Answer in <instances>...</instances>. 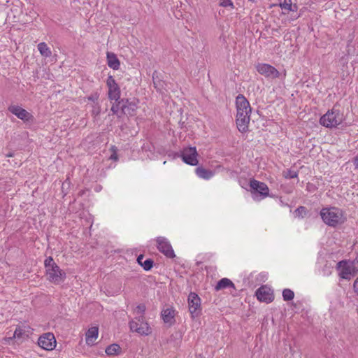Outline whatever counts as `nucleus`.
Wrapping results in <instances>:
<instances>
[{
  "label": "nucleus",
  "mask_w": 358,
  "mask_h": 358,
  "mask_svg": "<svg viewBox=\"0 0 358 358\" xmlns=\"http://www.w3.org/2000/svg\"><path fill=\"white\" fill-rule=\"evenodd\" d=\"M197 151L195 147H188L184 148L181 152L182 161L187 164L196 166L198 164Z\"/></svg>",
  "instance_id": "nucleus-9"
},
{
  "label": "nucleus",
  "mask_w": 358,
  "mask_h": 358,
  "mask_svg": "<svg viewBox=\"0 0 358 358\" xmlns=\"http://www.w3.org/2000/svg\"><path fill=\"white\" fill-rule=\"evenodd\" d=\"M219 5L224 8H234V5L231 0H219Z\"/></svg>",
  "instance_id": "nucleus-30"
},
{
  "label": "nucleus",
  "mask_w": 358,
  "mask_h": 358,
  "mask_svg": "<svg viewBox=\"0 0 358 358\" xmlns=\"http://www.w3.org/2000/svg\"><path fill=\"white\" fill-rule=\"evenodd\" d=\"M159 73L157 71H154L152 73V80L155 87L157 91L163 93V90L164 89V82L161 80L158 76Z\"/></svg>",
  "instance_id": "nucleus-21"
},
{
  "label": "nucleus",
  "mask_w": 358,
  "mask_h": 358,
  "mask_svg": "<svg viewBox=\"0 0 358 358\" xmlns=\"http://www.w3.org/2000/svg\"><path fill=\"white\" fill-rule=\"evenodd\" d=\"M195 173L199 178L204 180L210 179L215 174L214 171L204 169L202 166L197 167L195 170Z\"/></svg>",
  "instance_id": "nucleus-19"
},
{
  "label": "nucleus",
  "mask_w": 358,
  "mask_h": 358,
  "mask_svg": "<svg viewBox=\"0 0 358 358\" xmlns=\"http://www.w3.org/2000/svg\"><path fill=\"white\" fill-rule=\"evenodd\" d=\"M146 310L145 305L143 303H141L138 305L134 309V314L135 315V317L134 319H139L143 320V318H145L144 315Z\"/></svg>",
  "instance_id": "nucleus-25"
},
{
  "label": "nucleus",
  "mask_w": 358,
  "mask_h": 358,
  "mask_svg": "<svg viewBox=\"0 0 358 358\" xmlns=\"http://www.w3.org/2000/svg\"><path fill=\"white\" fill-rule=\"evenodd\" d=\"M353 163L355 169H358V155L354 158Z\"/></svg>",
  "instance_id": "nucleus-38"
},
{
  "label": "nucleus",
  "mask_w": 358,
  "mask_h": 358,
  "mask_svg": "<svg viewBox=\"0 0 358 358\" xmlns=\"http://www.w3.org/2000/svg\"><path fill=\"white\" fill-rule=\"evenodd\" d=\"M92 115L94 117L99 116L101 113V106L99 103L92 104Z\"/></svg>",
  "instance_id": "nucleus-31"
},
{
  "label": "nucleus",
  "mask_w": 358,
  "mask_h": 358,
  "mask_svg": "<svg viewBox=\"0 0 358 358\" xmlns=\"http://www.w3.org/2000/svg\"><path fill=\"white\" fill-rule=\"evenodd\" d=\"M236 123L238 131L245 133L248 130L252 108L249 101L243 94L236 98Z\"/></svg>",
  "instance_id": "nucleus-1"
},
{
  "label": "nucleus",
  "mask_w": 358,
  "mask_h": 358,
  "mask_svg": "<svg viewBox=\"0 0 358 358\" xmlns=\"http://www.w3.org/2000/svg\"><path fill=\"white\" fill-rule=\"evenodd\" d=\"M249 1H252V2H254V1H255V0H249Z\"/></svg>",
  "instance_id": "nucleus-42"
},
{
  "label": "nucleus",
  "mask_w": 358,
  "mask_h": 358,
  "mask_svg": "<svg viewBox=\"0 0 358 358\" xmlns=\"http://www.w3.org/2000/svg\"><path fill=\"white\" fill-rule=\"evenodd\" d=\"M138 100L134 99L132 101L123 99L124 106L122 107V113L124 115L132 116L138 108Z\"/></svg>",
  "instance_id": "nucleus-15"
},
{
  "label": "nucleus",
  "mask_w": 358,
  "mask_h": 358,
  "mask_svg": "<svg viewBox=\"0 0 358 358\" xmlns=\"http://www.w3.org/2000/svg\"><path fill=\"white\" fill-rule=\"evenodd\" d=\"M320 216L326 224L333 227L345 221L343 210L336 207L323 208L320 210Z\"/></svg>",
  "instance_id": "nucleus-2"
},
{
  "label": "nucleus",
  "mask_w": 358,
  "mask_h": 358,
  "mask_svg": "<svg viewBox=\"0 0 358 358\" xmlns=\"http://www.w3.org/2000/svg\"><path fill=\"white\" fill-rule=\"evenodd\" d=\"M282 297H283L284 301H291L294 297V293L290 289H285L282 291Z\"/></svg>",
  "instance_id": "nucleus-28"
},
{
  "label": "nucleus",
  "mask_w": 358,
  "mask_h": 358,
  "mask_svg": "<svg viewBox=\"0 0 358 358\" xmlns=\"http://www.w3.org/2000/svg\"><path fill=\"white\" fill-rule=\"evenodd\" d=\"M111 159H117V157L115 156V155H111L110 157Z\"/></svg>",
  "instance_id": "nucleus-40"
},
{
  "label": "nucleus",
  "mask_w": 358,
  "mask_h": 358,
  "mask_svg": "<svg viewBox=\"0 0 358 358\" xmlns=\"http://www.w3.org/2000/svg\"><path fill=\"white\" fill-rule=\"evenodd\" d=\"M108 66L113 70H117L120 68V62L116 55L113 52H107L106 53Z\"/></svg>",
  "instance_id": "nucleus-17"
},
{
  "label": "nucleus",
  "mask_w": 358,
  "mask_h": 358,
  "mask_svg": "<svg viewBox=\"0 0 358 358\" xmlns=\"http://www.w3.org/2000/svg\"><path fill=\"white\" fill-rule=\"evenodd\" d=\"M7 157H13V154L12 152H10L6 155Z\"/></svg>",
  "instance_id": "nucleus-39"
},
{
  "label": "nucleus",
  "mask_w": 358,
  "mask_h": 358,
  "mask_svg": "<svg viewBox=\"0 0 358 358\" xmlns=\"http://www.w3.org/2000/svg\"><path fill=\"white\" fill-rule=\"evenodd\" d=\"M99 329L96 327L90 328L86 333V343L88 345H93L98 337Z\"/></svg>",
  "instance_id": "nucleus-18"
},
{
  "label": "nucleus",
  "mask_w": 358,
  "mask_h": 358,
  "mask_svg": "<svg viewBox=\"0 0 358 358\" xmlns=\"http://www.w3.org/2000/svg\"><path fill=\"white\" fill-rule=\"evenodd\" d=\"M295 214L299 217H303L307 215V209L304 206H299L296 209Z\"/></svg>",
  "instance_id": "nucleus-32"
},
{
  "label": "nucleus",
  "mask_w": 358,
  "mask_h": 358,
  "mask_svg": "<svg viewBox=\"0 0 358 358\" xmlns=\"http://www.w3.org/2000/svg\"><path fill=\"white\" fill-rule=\"evenodd\" d=\"M44 265L46 271L47 279L55 284H59L64 281L66 273L54 262L52 257L45 259Z\"/></svg>",
  "instance_id": "nucleus-3"
},
{
  "label": "nucleus",
  "mask_w": 358,
  "mask_h": 358,
  "mask_svg": "<svg viewBox=\"0 0 358 358\" xmlns=\"http://www.w3.org/2000/svg\"><path fill=\"white\" fill-rule=\"evenodd\" d=\"M121 351V348L117 344H111L106 349V353L109 356L118 355Z\"/></svg>",
  "instance_id": "nucleus-27"
},
{
  "label": "nucleus",
  "mask_w": 358,
  "mask_h": 358,
  "mask_svg": "<svg viewBox=\"0 0 358 358\" xmlns=\"http://www.w3.org/2000/svg\"><path fill=\"white\" fill-rule=\"evenodd\" d=\"M299 17V15H295L294 17H293V19H297L298 17Z\"/></svg>",
  "instance_id": "nucleus-41"
},
{
  "label": "nucleus",
  "mask_w": 358,
  "mask_h": 358,
  "mask_svg": "<svg viewBox=\"0 0 358 358\" xmlns=\"http://www.w3.org/2000/svg\"><path fill=\"white\" fill-rule=\"evenodd\" d=\"M201 358H202V357H201Z\"/></svg>",
  "instance_id": "nucleus-43"
},
{
  "label": "nucleus",
  "mask_w": 358,
  "mask_h": 358,
  "mask_svg": "<svg viewBox=\"0 0 358 358\" xmlns=\"http://www.w3.org/2000/svg\"><path fill=\"white\" fill-rule=\"evenodd\" d=\"M336 269L341 278L350 280L356 274V269L353 262L342 260L337 263Z\"/></svg>",
  "instance_id": "nucleus-6"
},
{
  "label": "nucleus",
  "mask_w": 358,
  "mask_h": 358,
  "mask_svg": "<svg viewBox=\"0 0 358 358\" xmlns=\"http://www.w3.org/2000/svg\"><path fill=\"white\" fill-rule=\"evenodd\" d=\"M130 330L141 336H148L152 333V329L145 318L143 320L132 319L129 322Z\"/></svg>",
  "instance_id": "nucleus-7"
},
{
  "label": "nucleus",
  "mask_w": 358,
  "mask_h": 358,
  "mask_svg": "<svg viewBox=\"0 0 358 358\" xmlns=\"http://www.w3.org/2000/svg\"><path fill=\"white\" fill-rule=\"evenodd\" d=\"M108 95L110 100L117 101L120 99V88L112 76H109L106 80Z\"/></svg>",
  "instance_id": "nucleus-10"
},
{
  "label": "nucleus",
  "mask_w": 358,
  "mask_h": 358,
  "mask_svg": "<svg viewBox=\"0 0 358 358\" xmlns=\"http://www.w3.org/2000/svg\"><path fill=\"white\" fill-rule=\"evenodd\" d=\"M256 296L258 300L266 303H271L274 299L272 290L266 286L258 288L256 291Z\"/></svg>",
  "instance_id": "nucleus-14"
},
{
  "label": "nucleus",
  "mask_w": 358,
  "mask_h": 358,
  "mask_svg": "<svg viewBox=\"0 0 358 358\" xmlns=\"http://www.w3.org/2000/svg\"><path fill=\"white\" fill-rule=\"evenodd\" d=\"M153 261L151 259L145 260L142 264V266L145 271L150 270L153 266Z\"/></svg>",
  "instance_id": "nucleus-33"
},
{
  "label": "nucleus",
  "mask_w": 358,
  "mask_h": 358,
  "mask_svg": "<svg viewBox=\"0 0 358 358\" xmlns=\"http://www.w3.org/2000/svg\"><path fill=\"white\" fill-rule=\"evenodd\" d=\"M229 287H234V285L231 280H230L228 278H224L217 282V283L215 286V289L217 291H218V290H221V289H225Z\"/></svg>",
  "instance_id": "nucleus-24"
},
{
  "label": "nucleus",
  "mask_w": 358,
  "mask_h": 358,
  "mask_svg": "<svg viewBox=\"0 0 358 358\" xmlns=\"http://www.w3.org/2000/svg\"><path fill=\"white\" fill-rule=\"evenodd\" d=\"M343 120V115L338 110L332 109L320 117V123L327 128H333L341 124Z\"/></svg>",
  "instance_id": "nucleus-4"
},
{
  "label": "nucleus",
  "mask_w": 358,
  "mask_h": 358,
  "mask_svg": "<svg viewBox=\"0 0 358 358\" xmlns=\"http://www.w3.org/2000/svg\"><path fill=\"white\" fill-rule=\"evenodd\" d=\"M38 50L41 55L45 57H49L52 55L50 49L48 47L47 44L44 42H41L38 45Z\"/></svg>",
  "instance_id": "nucleus-26"
},
{
  "label": "nucleus",
  "mask_w": 358,
  "mask_h": 358,
  "mask_svg": "<svg viewBox=\"0 0 358 358\" xmlns=\"http://www.w3.org/2000/svg\"><path fill=\"white\" fill-rule=\"evenodd\" d=\"M87 99L92 102V104H95L99 103V94L97 93H94L91 94L87 97Z\"/></svg>",
  "instance_id": "nucleus-34"
},
{
  "label": "nucleus",
  "mask_w": 358,
  "mask_h": 358,
  "mask_svg": "<svg viewBox=\"0 0 358 358\" xmlns=\"http://www.w3.org/2000/svg\"><path fill=\"white\" fill-rule=\"evenodd\" d=\"M257 71L268 78H277L280 76L279 71L268 64L259 63L255 66Z\"/></svg>",
  "instance_id": "nucleus-8"
},
{
  "label": "nucleus",
  "mask_w": 358,
  "mask_h": 358,
  "mask_svg": "<svg viewBox=\"0 0 358 358\" xmlns=\"http://www.w3.org/2000/svg\"><path fill=\"white\" fill-rule=\"evenodd\" d=\"M22 334H23V330L22 329L21 327H18L15 329V330L14 331L13 337L14 338H21L22 336Z\"/></svg>",
  "instance_id": "nucleus-35"
},
{
  "label": "nucleus",
  "mask_w": 358,
  "mask_h": 358,
  "mask_svg": "<svg viewBox=\"0 0 358 358\" xmlns=\"http://www.w3.org/2000/svg\"><path fill=\"white\" fill-rule=\"evenodd\" d=\"M282 175L286 179H292L298 177L297 172L291 169L283 171Z\"/></svg>",
  "instance_id": "nucleus-29"
},
{
  "label": "nucleus",
  "mask_w": 358,
  "mask_h": 358,
  "mask_svg": "<svg viewBox=\"0 0 358 358\" xmlns=\"http://www.w3.org/2000/svg\"><path fill=\"white\" fill-rule=\"evenodd\" d=\"M123 106V99H120L117 101H115V103L113 104L110 110L114 115H116L118 117H121L122 115H124L122 107Z\"/></svg>",
  "instance_id": "nucleus-20"
},
{
  "label": "nucleus",
  "mask_w": 358,
  "mask_h": 358,
  "mask_svg": "<svg viewBox=\"0 0 358 358\" xmlns=\"http://www.w3.org/2000/svg\"><path fill=\"white\" fill-rule=\"evenodd\" d=\"M162 317L165 323L171 324L174 320V310L166 308L162 312Z\"/></svg>",
  "instance_id": "nucleus-22"
},
{
  "label": "nucleus",
  "mask_w": 358,
  "mask_h": 358,
  "mask_svg": "<svg viewBox=\"0 0 358 358\" xmlns=\"http://www.w3.org/2000/svg\"><path fill=\"white\" fill-rule=\"evenodd\" d=\"M8 110L22 120H28L31 115L26 110L19 106L12 105L8 107Z\"/></svg>",
  "instance_id": "nucleus-16"
},
{
  "label": "nucleus",
  "mask_w": 358,
  "mask_h": 358,
  "mask_svg": "<svg viewBox=\"0 0 358 358\" xmlns=\"http://www.w3.org/2000/svg\"><path fill=\"white\" fill-rule=\"evenodd\" d=\"M38 344L45 350H52L56 346V339L53 334L46 333L39 337Z\"/></svg>",
  "instance_id": "nucleus-11"
},
{
  "label": "nucleus",
  "mask_w": 358,
  "mask_h": 358,
  "mask_svg": "<svg viewBox=\"0 0 358 358\" xmlns=\"http://www.w3.org/2000/svg\"><path fill=\"white\" fill-rule=\"evenodd\" d=\"M280 8L284 10L296 12L298 6L296 4H292V0H284L280 3Z\"/></svg>",
  "instance_id": "nucleus-23"
},
{
  "label": "nucleus",
  "mask_w": 358,
  "mask_h": 358,
  "mask_svg": "<svg viewBox=\"0 0 358 358\" xmlns=\"http://www.w3.org/2000/svg\"><path fill=\"white\" fill-rule=\"evenodd\" d=\"M250 187L252 198L255 200L260 201L269 196L268 187L263 182L252 179L250 181Z\"/></svg>",
  "instance_id": "nucleus-5"
},
{
  "label": "nucleus",
  "mask_w": 358,
  "mask_h": 358,
  "mask_svg": "<svg viewBox=\"0 0 358 358\" xmlns=\"http://www.w3.org/2000/svg\"><path fill=\"white\" fill-rule=\"evenodd\" d=\"M189 310L192 317H197L200 313L201 299L199 296L191 292L188 296Z\"/></svg>",
  "instance_id": "nucleus-12"
},
{
  "label": "nucleus",
  "mask_w": 358,
  "mask_h": 358,
  "mask_svg": "<svg viewBox=\"0 0 358 358\" xmlns=\"http://www.w3.org/2000/svg\"><path fill=\"white\" fill-rule=\"evenodd\" d=\"M156 241L159 251L169 258H173L175 257L172 246L166 238L164 237H158Z\"/></svg>",
  "instance_id": "nucleus-13"
},
{
  "label": "nucleus",
  "mask_w": 358,
  "mask_h": 358,
  "mask_svg": "<svg viewBox=\"0 0 358 358\" xmlns=\"http://www.w3.org/2000/svg\"><path fill=\"white\" fill-rule=\"evenodd\" d=\"M353 291L357 295H358V277L354 281Z\"/></svg>",
  "instance_id": "nucleus-36"
},
{
  "label": "nucleus",
  "mask_w": 358,
  "mask_h": 358,
  "mask_svg": "<svg viewBox=\"0 0 358 358\" xmlns=\"http://www.w3.org/2000/svg\"><path fill=\"white\" fill-rule=\"evenodd\" d=\"M143 255H139L137 258V262L138 263L142 266L143 262Z\"/></svg>",
  "instance_id": "nucleus-37"
}]
</instances>
